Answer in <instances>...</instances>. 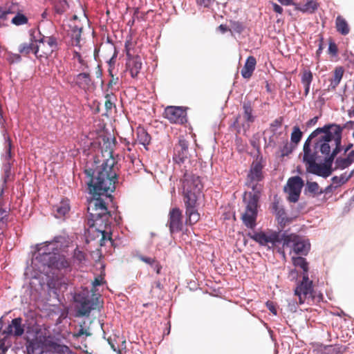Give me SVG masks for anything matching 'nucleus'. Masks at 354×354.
I'll return each mask as SVG.
<instances>
[{"mask_svg":"<svg viewBox=\"0 0 354 354\" xmlns=\"http://www.w3.org/2000/svg\"><path fill=\"white\" fill-rule=\"evenodd\" d=\"M344 73V69L342 66H338L335 68L333 77L330 80V83L327 88L328 91L336 89L343 77Z\"/></svg>","mask_w":354,"mask_h":354,"instance_id":"nucleus-21","label":"nucleus"},{"mask_svg":"<svg viewBox=\"0 0 354 354\" xmlns=\"http://www.w3.org/2000/svg\"><path fill=\"white\" fill-rule=\"evenodd\" d=\"M318 121V117H314L313 118L310 119L309 121L307 122V126L311 127L313 125H315Z\"/></svg>","mask_w":354,"mask_h":354,"instance_id":"nucleus-58","label":"nucleus"},{"mask_svg":"<svg viewBox=\"0 0 354 354\" xmlns=\"http://www.w3.org/2000/svg\"><path fill=\"white\" fill-rule=\"evenodd\" d=\"M8 12H6L5 9L0 7V20H7Z\"/></svg>","mask_w":354,"mask_h":354,"instance_id":"nucleus-55","label":"nucleus"},{"mask_svg":"<svg viewBox=\"0 0 354 354\" xmlns=\"http://www.w3.org/2000/svg\"><path fill=\"white\" fill-rule=\"evenodd\" d=\"M8 214L4 209H0V234L7 227Z\"/></svg>","mask_w":354,"mask_h":354,"instance_id":"nucleus-39","label":"nucleus"},{"mask_svg":"<svg viewBox=\"0 0 354 354\" xmlns=\"http://www.w3.org/2000/svg\"><path fill=\"white\" fill-rule=\"evenodd\" d=\"M302 135L303 133L300 130L299 127L298 126H295L292 128V131L290 136L291 142L295 145H297L300 142L302 138Z\"/></svg>","mask_w":354,"mask_h":354,"instance_id":"nucleus-35","label":"nucleus"},{"mask_svg":"<svg viewBox=\"0 0 354 354\" xmlns=\"http://www.w3.org/2000/svg\"><path fill=\"white\" fill-rule=\"evenodd\" d=\"M219 30L222 32V33H225L227 31L230 30V26H227L226 25H224V24H221L218 28Z\"/></svg>","mask_w":354,"mask_h":354,"instance_id":"nucleus-59","label":"nucleus"},{"mask_svg":"<svg viewBox=\"0 0 354 354\" xmlns=\"http://www.w3.org/2000/svg\"><path fill=\"white\" fill-rule=\"evenodd\" d=\"M114 98H115V96L113 93H111V94L107 93L105 95L106 100H105L104 106H105V108L107 111H111L113 109V107L115 106L114 103L113 102V99H114Z\"/></svg>","mask_w":354,"mask_h":354,"instance_id":"nucleus-42","label":"nucleus"},{"mask_svg":"<svg viewBox=\"0 0 354 354\" xmlns=\"http://www.w3.org/2000/svg\"><path fill=\"white\" fill-rule=\"evenodd\" d=\"M337 50H338V49H337V45L334 42L330 41L329 43V46H328L329 53L333 55H335L337 53Z\"/></svg>","mask_w":354,"mask_h":354,"instance_id":"nucleus-50","label":"nucleus"},{"mask_svg":"<svg viewBox=\"0 0 354 354\" xmlns=\"http://www.w3.org/2000/svg\"><path fill=\"white\" fill-rule=\"evenodd\" d=\"M280 243L283 250H288L289 254L306 256L310 249L309 241L296 234L283 233L280 236Z\"/></svg>","mask_w":354,"mask_h":354,"instance_id":"nucleus-6","label":"nucleus"},{"mask_svg":"<svg viewBox=\"0 0 354 354\" xmlns=\"http://www.w3.org/2000/svg\"><path fill=\"white\" fill-rule=\"evenodd\" d=\"M71 37L73 45L80 46L82 32V27L77 26V25H73V26L71 25Z\"/></svg>","mask_w":354,"mask_h":354,"instance_id":"nucleus-27","label":"nucleus"},{"mask_svg":"<svg viewBox=\"0 0 354 354\" xmlns=\"http://www.w3.org/2000/svg\"><path fill=\"white\" fill-rule=\"evenodd\" d=\"M271 4H272V10L275 12H277L278 14H280V15L283 13V8H282V7L281 6L278 5L276 3H273V2H272Z\"/></svg>","mask_w":354,"mask_h":354,"instance_id":"nucleus-51","label":"nucleus"},{"mask_svg":"<svg viewBox=\"0 0 354 354\" xmlns=\"http://www.w3.org/2000/svg\"><path fill=\"white\" fill-rule=\"evenodd\" d=\"M102 279H100L99 277L95 278L94 281H93V286L94 287L102 285Z\"/></svg>","mask_w":354,"mask_h":354,"instance_id":"nucleus-60","label":"nucleus"},{"mask_svg":"<svg viewBox=\"0 0 354 354\" xmlns=\"http://www.w3.org/2000/svg\"><path fill=\"white\" fill-rule=\"evenodd\" d=\"M64 81L69 84L71 87H78L85 91L92 88L93 82L91 75L88 73H80L75 75H67Z\"/></svg>","mask_w":354,"mask_h":354,"instance_id":"nucleus-13","label":"nucleus"},{"mask_svg":"<svg viewBox=\"0 0 354 354\" xmlns=\"http://www.w3.org/2000/svg\"><path fill=\"white\" fill-rule=\"evenodd\" d=\"M11 165L10 162H7L4 165V181H7L10 175Z\"/></svg>","mask_w":354,"mask_h":354,"instance_id":"nucleus-48","label":"nucleus"},{"mask_svg":"<svg viewBox=\"0 0 354 354\" xmlns=\"http://www.w3.org/2000/svg\"><path fill=\"white\" fill-rule=\"evenodd\" d=\"M306 191L310 193L313 196L321 195L324 193L316 182L307 181Z\"/></svg>","mask_w":354,"mask_h":354,"instance_id":"nucleus-31","label":"nucleus"},{"mask_svg":"<svg viewBox=\"0 0 354 354\" xmlns=\"http://www.w3.org/2000/svg\"><path fill=\"white\" fill-rule=\"evenodd\" d=\"M199 6H204L205 8L209 7L212 3V0H196Z\"/></svg>","mask_w":354,"mask_h":354,"instance_id":"nucleus-52","label":"nucleus"},{"mask_svg":"<svg viewBox=\"0 0 354 354\" xmlns=\"http://www.w3.org/2000/svg\"><path fill=\"white\" fill-rule=\"evenodd\" d=\"M243 117L248 122H253L254 121V116L252 115L253 109L250 101L244 102L243 104Z\"/></svg>","mask_w":354,"mask_h":354,"instance_id":"nucleus-30","label":"nucleus"},{"mask_svg":"<svg viewBox=\"0 0 354 354\" xmlns=\"http://www.w3.org/2000/svg\"><path fill=\"white\" fill-rule=\"evenodd\" d=\"M55 248L52 243H44L37 245V255L35 260L43 266L59 270L71 271V262L57 252H54Z\"/></svg>","mask_w":354,"mask_h":354,"instance_id":"nucleus-5","label":"nucleus"},{"mask_svg":"<svg viewBox=\"0 0 354 354\" xmlns=\"http://www.w3.org/2000/svg\"><path fill=\"white\" fill-rule=\"evenodd\" d=\"M11 147H12L11 141L8 138V145L6 147V155H5V158L7 160H9L12 158Z\"/></svg>","mask_w":354,"mask_h":354,"instance_id":"nucleus-49","label":"nucleus"},{"mask_svg":"<svg viewBox=\"0 0 354 354\" xmlns=\"http://www.w3.org/2000/svg\"><path fill=\"white\" fill-rule=\"evenodd\" d=\"M182 196L185 207V224L192 225L200 219L197 201L203 189L200 176L185 171L180 178Z\"/></svg>","mask_w":354,"mask_h":354,"instance_id":"nucleus-4","label":"nucleus"},{"mask_svg":"<svg viewBox=\"0 0 354 354\" xmlns=\"http://www.w3.org/2000/svg\"><path fill=\"white\" fill-rule=\"evenodd\" d=\"M49 346L57 353H64L68 348L67 346L59 344L55 342H50Z\"/></svg>","mask_w":354,"mask_h":354,"instance_id":"nucleus-46","label":"nucleus"},{"mask_svg":"<svg viewBox=\"0 0 354 354\" xmlns=\"http://www.w3.org/2000/svg\"><path fill=\"white\" fill-rule=\"evenodd\" d=\"M94 303L89 299H84L80 304L77 313L80 316H88L91 310L94 309Z\"/></svg>","mask_w":354,"mask_h":354,"instance_id":"nucleus-24","label":"nucleus"},{"mask_svg":"<svg viewBox=\"0 0 354 354\" xmlns=\"http://www.w3.org/2000/svg\"><path fill=\"white\" fill-rule=\"evenodd\" d=\"M138 259L142 262L149 265L158 274L160 273L162 267L156 258L140 255Z\"/></svg>","mask_w":354,"mask_h":354,"instance_id":"nucleus-25","label":"nucleus"},{"mask_svg":"<svg viewBox=\"0 0 354 354\" xmlns=\"http://www.w3.org/2000/svg\"><path fill=\"white\" fill-rule=\"evenodd\" d=\"M295 295L299 298V304H308L314 302L315 299V292L313 290V281L308 276H302V280L298 283L295 290Z\"/></svg>","mask_w":354,"mask_h":354,"instance_id":"nucleus-8","label":"nucleus"},{"mask_svg":"<svg viewBox=\"0 0 354 354\" xmlns=\"http://www.w3.org/2000/svg\"><path fill=\"white\" fill-rule=\"evenodd\" d=\"M353 171H352L348 176L345 175H341V176H333L332 178V181L335 184L342 185L346 183L349 178L353 176Z\"/></svg>","mask_w":354,"mask_h":354,"instance_id":"nucleus-40","label":"nucleus"},{"mask_svg":"<svg viewBox=\"0 0 354 354\" xmlns=\"http://www.w3.org/2000/svg\"><path fill=\"white\" fill-rule=\"evenodd\" d=\"M111 77V80L107 84V88H111L114 85L118 84L119 78L116 76L115 73H112V75H109Z\"/></svg>","mask_w":354,"mask_h":354,"instance_id":"nucleus-47","label":"nucleus"},{"mask_svg":"<svg viewBox=\"0 0 354 354\" xmlns=\"http://www.w3.org/2000/svg\"><path fill=\"white\" fill-rule=\"evenodd\" d=\"M22 322L21 317L13 319L5 329H3L2 327L0 328V336H4V338L10 336L21 337L24 333V325Z\"/></svg>","mask_w":354,"mask_h":354,"instance_id":"nucleus-15","label":"nucleus"},{"mask_svg":"<svg viewBox=\"0 0 354 354\" xmlns=\"http://www.w3.org/2000/svg\"><path fill=\"white\" fill-rule=\"evenodd\" d=\"M245 29L243 23L239 21H230V31L241 34Z\"/></svg>","mask_w":354,"mask_h":354,"instance_id":"nucleus-36","label":"nucleus"},{"mask_svg":"<svg viewBox=\"0 0 354 354\" xmlns=\"http://www.w3.org/2000/svg\"><path fill=\"white\" fill-rule=\"evenodd\" d=\"M189 158V142L183 138H180L174 148L173 161L178 165H181Z\"/></svg>","mask_w":354,"mask_h":354,"instance_id":"nucleus-14","label":"nucleus"},{"mask_svg":"<svg viewBox=\"0 0 354 354\" xmlns=\"http://www.w3.org/2000/svg\"><path fill=\"white\" fill-rule=\"evenodd\" d=\"M270 126H271V127H275V128L280 127L281 126V119L279 118V119L274 120L271 123Z\"/></svg>","mask_w":354,"mask_h":354,"instance_id":"nucleus-56","label":"nucleus"},{"mask_svg":"<svg viewBox=\"0 0 354 354\" xmlns=\"http://www.w3.org/2000/svg\"><path fill=\"white\" fill-rule=\"evenodd\" d=\"M301 82L304 86V95L306 97L310 91V86L313 80V73L308 69L301 72Z\"/></svg>","mask_w":354,"mask_h":354,"instance_id":"nucleus-22","label":"nucleus"},{"mask_svg":"<svg viewBox=\"0 0 354 354\" xmlns=\"http://www.w3.org/2000/svg\"><path fill=\"white\" fill-rule=\"evenodd\" d=\"M335 27L337 31L342 35H346L349 33L350 28L346 19L339 15L336 18Z\"/></svg>","mask_w":354,"mask_h":354,"instance_id":"nucleus-23","label":"nucleus"},{"mask_svg":"<svg viewBox=\"0 0 354 354\" xmlns=\"http://www.w3.org/2000/svg\"><path fill=\"white\" fill-rule=\"evenodd\" d=\"M265 165L266 162L263 156L258 155L250 165L245 180L246 186L250 188L254 193H248L245 211L242 214L241 218L244 225L251 229L254 228L257 225L258 202L262 189L259 183L264 178L263 169Z\"/></svg>","mask_w":354,"mask_h":354,"instance_id":"nucleus-3","label":"nucleus"},{"mask_svg":"<svg viewBox=\"0 0 354 354\" xmlns=\"http://www.w3.org/2000/svg\"><path fill=\"white\" fill-rule=\"evenodd\" d=\"M127 69L129 71L131 76L136 78L142 68L141 59L138 55L127 58L126 63Z\"/></svg>","mask_w":354,"mask_h":354,"instance_id":"nucleus-16","label":"nucleus"},{"mask_svg":"<svg viewBox=\"0 0 354 354\" xmlns=\"http://www.w3.org/2000/svg\"><path fill=\"white\" fill-rule=\"evenodd\" d=\"M115 164V159L111 157L102 163L97 171L87 167L84 171L85 183L89 193L93 196L87 207V225L92 229L95 228L101 236L100 245H104L106 241H113L111 234L106 231L111 216L106 201H113L111 193L115 191L118 180Z\"/></svg>","mask_w":354,"mask_h":354,"instance_id":"nucleus-1","label":"nucleus"},{"mask_svg":"<svg viewBox=\"0 0 354 354\" xmlns=\"http://www.w3.org/2000/svg\"><path fill=\"white\" fill-rule=\"evenodd\" d=\"M240 116H237L235 121L234 122V127L236 129L238 133H240L241 131V125L239 124V120Z\"/></svg>","mask_w":354,"mask_h":354,"instance_id":"nucleus-57","label":"nucleus"},{"mask_svg":"<svg viewBox=\"0 0 354 354\" xmlns=\"http://www.w3.org/2000/svg\"><path fill=\"white\" fill-rule=\"evenodd\" d=\"M304 181L301 177L296 176L290 178L284 187V192L288 194L287 199L290 203H296L299 201Z\"/></svg>","mask_w":354,"mask_h":354,"instance_id":"nucleus-10","label":"nucleus"},{"mask_svg":"<svg viewBox=\"0 0 354 354\" xmlns=\"http://www.w3.org/2000/svg\"><path fill=\"white\" fill-rule=\"evenodd\" d=\"M266 306L270 312H272L274 315H277V309L272 302L268 301L266 303Z\"/></svg>","mask_w":354,"mask_h":354,"instance_id":"nucleus-54","label":"nucleus"},{"mask_svg":"<svg viewBox=\"0 0 354 354\" xmlns=\"http://www.w3.org/2000/svg\"><path fill=\"white\" fill-rule=\"evenodd\" d=\"M111 348L118 353V354H121V351L120 349H117L113 344H111Z\"/></svg>","mask_w":354,"mask_h":354,"instance_id":"nucleus-64","label":"nucleus"},{"mask_svg":"<svg viewBox=\"0 0 354 354\" xmlns=\"http://www.w3.org/2000/svg\"><path fill=\"white\" fill-rule=\"evenodd\" d=\"M86 254L84 252L80 250L77 248L74 250L73 254V259L74 261H77L79 263H82L85 261Z\"/></svg>","mask_w":354,"mask_h":354,"instance_id":"nucleus-41","label":"nucleus"},{"mask_svg":"<svg viewBox=\"0 0 354 354\" xmlns=\"http://www.w3.org/2000/svg\"><path fill=\"white\" fill-rule=\"evenodd\" d=\"M137 140L140 144L147 146L151 142V136L143 128H138L137 129Z\"/></svg>","mask_w":354,"mask_h":354,"instance_id":"nucleus-29","label":"nucleus"},{"mask_svg":"<svg viewBox=\"0 0 354 354\" xmlns=\"http://www.w3.org/2000/svg\"><path fill=\"white\" fill-rule=\"evenodd\" d=\"M37 42L35 55L38 59H47L54 52L59 49L60 41L58 37L54 35H44Z\"/></svg>","mask_w":354,"mask_h":354,"instance_id":"nucleus-7","label":"nucleus"},{"mask_svg":"<svg viewBox=\"0 0 354 354\" xmlns=\"http://www.w3.org/2000/svg\"><path fill=\"white\" fill-rule=\"evenodd\" d=\"M247 236L261 246H268L269 248L280 243V233L270 232L266 233L263 231L248 233Z\"/></svg>","mask_w":354,"mask_h":354,"instance_id":"nucleus-9","label":"nucleus"},{"mask_svg":"<svg viewBox=\"0 0 354 354\" xmlns=\"http://www.w3.org/2000/svg\"><path fill=\"white\" fill-rule=\"evenodd\" d=\"M133 48H134V44L131 41V38L130 37V39L126 40L125 44H124V50H125L127 58L134 57L131 54V50L133 49Z\"/></svg>","mask_w":354,"mask_h":354,"instance_id":"nucleus-44","label":"nucleus"},{"mask_svg":"<svg viewBox=\"0 0 354 354\" xmlns=\"http://www.w3.org/2000/svg\"><path fill=\"white\" fill-rule=\"evenodd\" d=\"M295 10L303 13H314L318 8L319 4L315 0H306L304 5L301 3H294Z\"/></svg>","mask_w":354,"mask_h":354,"instance_id":"nucleus-20","label":"nucleus"},{"mask_svg":"<svg viewBox=\"0 0 354 354\" xmlns=\"http://www.w3.org/2000/svg\"><path fill=\"white\" fill-rule=\"evenodd\" d=\"M54 3L55 12L57 14L62 15L68 8V4L66 0H52Z\"/></svg>","mask_w":354,"mask_h":354,"instance_id":"nucleus-32","label":"nucleus"},{"mask_svg":"<svg viewBox=\"0 0 354 354\" xmlns=\"http://www.w3.org/2000/svg\"><path fill=\"white\" fill-rule=\"evenodd\" d=\"M257 64L256 58L254 56H249L241 69V73L243 78L250 79L255 70Z\"/></svg>","mask_w":354,"mask_h":354,"instance_id":"nucleus-18","label":"nucleus"},{"mask_svg":"<svg viewBox=\"0 0 354 354\" xmlns=\"http://www.w3.org/2000/svg\"><path fill=\"white\" fill-rule=\"evenodd\" d=\"M342 132L339 125L332 124L309 135L303 149V160L308 172L324 178L332 174V163L342 150Z\"/></svg>","mask_w":354,"mask_h":354,"instance_id":"nucleus-2","label":"nucleus"},{"mask_svg":"<svg viewBox=\"0 0 354 354\" xmlns=\"http://www.w3.org/2000/svg\"><path fill=\"white\" fill-rule=\"evenodd\" d=\"M187 109L184 106H168L163 115L171 123L184 124L187 122Z\"/></svg>","mask_w":354,"mask_h":354,"instance_id":"nucleus-11","label":"nucleus"},{"mask_svg":"<svg viewBox=\"0 0 354 354\" xmlns=\"http://www.w3.org/2000/svg\"><path fill=\"white\" fill-rule=\"evenodd\" d=\"M294 147L286 142L281 149V156H288L293 151Z\"/></svg>","mask_w":354,"mask_h":354,"instance_id":"nucleus-45","label":"nucleus"},{"mask_svg":"<svg viewBox=\"0 0 354 354\" xmlns=\"http://www.w3.org/2000/svg\"><path fill=\"white\" fill-rule=\"evenodd\" d=\"M73 59H76L82 66V71H84L85 68H88V65L87 62L83 58L81 54L78 52L75 51L73 53Z\"/></svg>","mask_w":354,"mask_h":354,"instance_id":"nucleus-43","label":"nucleus"},{"mask_svg":"<svg viewBox=\"0 0 354 354\" xmlns=\"http://www.w3.org/2000/svg\"><path fill=\"white\" fill-rule=\"evenodd\" d=\"M292 264L295 267H299L303 270V276H305L306 274V276H308V263L306 260L305 258L302 257H292Z\"/></svg>","mask_w":354,"mask_h":354,"instance_id":"nucleus-26","label":"nucleus"},{"mask_svg":"<svg viewBox=\"0 0 354 354\" xmlns=\"http://www.w3.org/2000/svg\"><path fill=\"white\" fill-rule=\"evenodd\" d=\"M272 209L274 212L278 220H281V223L283 222L286 219V212L284 209L279 205L278 201H274L272 203Z\"/></svg>","mask_w":354,"mask_h":354,"instance_id":"nucleus-33","label":"nucleus"},{"mask_svg":"<svg viewBox=\"0 0 354 354\" xmlns=\"http://www.w3.org/2000/svg\"><path fill=\"white\" fill-rule=\"evenodd\" d=\"M346 157H338L335 162V169H344L354 162V150L345 154Z\"/></svg>","mask_w":354,"mask_h":354,"instance_id":"nucleus-19","label":"nucleus"},{"mask_svg":"<svg viewBox=\"0 0 354 354\" xmlns=\"http://www.w3.org/2000/svg\"><path fill=\"white\" fill-rule=\"evenodd\" d=\"M118 55V52L115 48H113V54L112 57L107 62L109 68L108 73L109 75H112V73H114L115 71V64L116 62V57Z\"/></svg>","mask_w":354,"mask_h":354,"instance_id":"nucleus-38","label":"nucleus"},{"mask_svg":"<svg viewBox=\"0 0 354 354\" xmlns=\"http://www.w3.org/2000/svg\"><path fill=\"white\" fill-rule=\"evenodd\" d=\"M346 351V347L342 345H330L324 348V354H342Z\"/></svg>","mask_w":354,"mask_h":354,"instance_id":"nucleus-34","label":"nucleus"},{"mask_svg":"<svg viewBox=\"0 0 354 354\" xmlns=\"http://www.w3.org/2000/svg\"><path fill=\"white\" fill-rule=\"evenodd\" d=\"M353 147V144H352V143L348 144V145L344 148V154H347L349 151H351V149H352V147Z\"/></svg>","mask_w":354,"mask_h":354,"instance_id":"nucleus-63","label":"nucleus"},{"mask_svg":"<svg viewBox=\"0 0 354 354\" xmlns=\"http://www.w3.org/2000/svg\"><path fill=\"white\" fill-rule=\"evenodd\" d=\"M279 3L284 6L292 5L295 3L292 0H278Z\"/></svg>","mask_w":354,"mask_h":354,"instance_id":"nucleus-62","label":"nucleus"},{"mask_svg":"<svg viewBox=\"0 0 354 354\" xmlns=\"http://www.w3.org/2000/svg\"><path fill=\"white\" fill-rule=\"evenodd\" d=\"M28 21L27 17L24 14L18 12L11 20L12 24L15 26L26 24Z\"/></svg>","mask_w":354,"mask_h":354,"instance_id":"nucleus-37","label":"nucleus"},{"mask_svg":"<svg viewBox=\"0 0 354 354\" xmlns=\"http://www.w3.org/2000/svg\"><path fill=\"white\" fill-rule=\"evenodd\" d=\"M167 226L171 234L178 233L183 229V215L182 210L178 207H172L168 214Z\"/></svg>","mask_w":354,"mask_h":354,"instance_id":"nucleus-12","label":"nucleus"},{"mask_svg":"<svg viewBox=\"0 0 354 354\" xmlns=\"http://www.w3.org/2000/svg\"><path fill=\"white\" fill-rule=\"evenodd\" d=\"M70 209L69 201L68 199H63L59 204L53 206V211L56 218H62L69 212Z\"/></svg>","mask_w":354,"mask_h":354,"instance_id":"nucleus-17","label":"nucleus"},{"mask_svg":"<svg viewBox=\"0 0 354 354\" xmlns=\"http://www.w3.org/2000/svg\"><path fill=\"white\" fill-rule=\"evenodd\" d=\"M95 74H96V77L97 78H101L102 76V70L100 65H97V66Z\"/></svg>","mask_w":354,"mask_h":354,"instance_id":"nucleus-61","label":"nucleus"},{"mask_svg":"<svg viewBox=\"0 0 354 354\" xmlns=\"http://www.w3.org/2000/svg\"><path fill=\"white\" fill-rule=\"evenodd\" d=\"M83 335H86V336H88V335H90V333H87L86 330L84 328H81L79 330V331L74 335V337H81Z\"/></svg>","mask_w":354,"mask_h":354,"instance_id":"nucleus-53","label":"nucleus"},{"mask_svg":"<svg viewBox=\"0 0 354 354\" xmlns=\"http://www.w3.org/2000/svg\"><path fill=\"white\" fill-rule=\"evenodd\" d=\"M35 46L36 44L31 40L28 43L24 42L21 44L18 47V51L23 56H27L32 52L35 54Z\"/></svg>","mask_w":354,"mask_h":354,"instance_id":"nucleus-28","label":"nucleus"}]
</instances>
